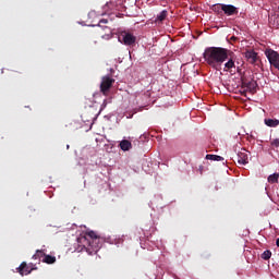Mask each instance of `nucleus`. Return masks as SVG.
Returning <instances> with one entry per match:
<instances>
[{
    "label": "nucleus",
    "instance_id": "7ed1b4c3",
    "mask_svg": "<svg viewBox=\"0 0 279 279\" xmlns=\"http://www.w3.org/2000/svg\"><path fill=\"white\" fill-rule=\"evenodd\" d=\"M242 88H244L242 95L245 96L246 93L254 95L256 94V88H258V83L254 78H242Z\"/></svg>",
    "mask_w": 279,
    "mask_h": 279
},
{
    "label": "nucleus",
    "instance_id": "b1692460",
    "mask_svg": "<svg viewBox=\"0 0 279 279\" xmlns=\"http://www.w3.org/2000/svg\"><path fill=\"white\" fill-rule=\"evenodd\" d=\"M239 72H241V68H240V66H238V73H239Z\"/></svg>",
    "mask_w": 279,
    "mask_h": 279
},
{
    "label": "nucleus",
    "instance_id": "39448f33",
    "mask_svg": "<svg viewBox=\"0 0 279 279\" xmlns=\"http://www.w3.org/2000/svg\"><path fill=\"white\" fill-rule=\"evenodd\" d=\"M265 56L270 64V66H274L279 71V53L278 51L268 48L265 50Z\"/></svg>",
    "mask_w": 279,
    "mask_h": 279
},
{
    "label": "nucleus",
    "instance_id": "f8f14e48",
    "mask_svg": "<svg viewBox=\"0 0 279 279\" xmlns=\"http://www.w3.org/2000/svg\"><path fill=\"white\" fill-rule=\"evenodd\" d=\"M120 149H122V151H130L132 148V142L128 141V140H122L119 144Z\"/></svg>",
    "mask_w": 279,
    "mask_h": 279
},
{
    "label": "nucleus",
    "instance_id": "f257e3e1",
    "mask_svg": "<svg viewBox=\"0 0 279 279\" xmlns=\"http://www.w3.org/2000/svg\"><path fill=\"white\" fill-rule=\"evenodd\" d=\"M233 54L234 52H232V50H228L227 48L208 47L205 49L203 58L205 62L211 66V69L219 71V69H221V64H223V62H226V60Z\"/></svg>",
    "mask_w": 279,
    "mask_h": 279
},
{
    "label": "nucleus",
    "instance_id": "423d86ee",
    "mask_svg": "<svg viewBox=\"0 0 279 279\" xmlns=\"http://www.w3.org/2000/svg\"><path fill=\"white\" fill-rule=\"evenodd\" d=\"M119 41L123 43V45H126V47H130L132 45H135L136 37L132 35V33L122 32L119 36Z\"/></svg>",
    "mask_w": 279,
    "mask_h": 279
},
{
    "label": "nucleus",
    "instance_id": "dca6fc26",
    "mask_svg": "<svg viewBox=\"0 0 279 279\" xmlns=\"http://www.w3.org/2000/svg\"><path fill=\"white\" fill-rule=\"evenodd\" d=\"M43 263H46L47 265H53V263H56V256L45 255Z\"/></svg>",
    "mask_w": 279,
    "mask_h": 279
},
{
    "label": "nucleus",
    "instance_id": "a211bd4d",
    "mask_svg": "<svg viewBox=\"0 0 279 279\" xmlns=\"http://www.w3.org/2000/svg\"><path fill=\"white\" fill-rule=\"evenodd\" d=\"M206 159L207 160H215L217 162H220L221 160H223V157H221L219 155H206Z\"/></svg>",
    "mask_w": 279,
    "mask_h": 279
},
{
    "label": "nucleus",
    "instance_id": "412c9836",
    "mask_svg": "<svg viewBox=\"0 0 279 279\" xmlns=\"http://www.w3.org/2000/svg\"><path fill=\"white\" fill-rule=\"evenodd\" d=\"M270 145H271L272 147H278V146H279V138L272 140V141L270 142Z\"/></svg>",
    "mask_w": 279,
    "mask_h": 279
},
{
    "label": "nucleus",
    "instance_id": "6ab92c4d",
    "mask_svg": "<svg viewBox=\"0 0 279 279\" xmlns=\"http://www.w3.org/2000/svg\"><path fill=\"white\" fill-rule=\"evenodd\" d=\"M278 180H279V174H278V173H274V174H270V175L268 177V182H269L270 184H276V183H278Z\"/></svg>",
    "mask_w": 279,
    "mask_h": 279
},
{
    "label": "nucleus",
    "instance_id": "6e6552de",
    "mask_svg": "<svg viewBox=\"0 0 279 279\" xmlns=\"http://www.w3.org/2000/svg\"><path fill=\"white\" fill-rule=\"evenodd\" d=\"M239 165H247L250 162V153L245 148H241L238 153Z\"/></svg>",
    "mask_w": 279,
    "mask_h": 279
},
{
    "label": "nucleus",
    "instance_id": "f3484780",
    "mask_svg": "<svg viewBox=\"0 0 279 279\" xmlns=\"http://www.w3.org/2000/svg\"><path fill=\"white\" fill-rule=\"evenodd\" d=\"M45 256H47V254H45V251L37 250L36 254L33 255V260H38L43 257L45 258Z\"/></svg>",
    "mask_w": 279,
    "mask_h": 279
},
{
    "label": "nucleus",
    "instance_id": "1a4fd4ad",
    "mask_svg": "<svg viewBox=\"0 0 279 279\" xmlns=\"http://www.w3.org/2000/svg\"><path fill=\"white\" fill-rule=\"evenodd\" d=\"M228 61L225 63V68L223 71L226 73H232L233 69H236V64L234 63V53L233 54H229Z\"/></svg>",
    "mask_w": 279,
    "mask_h": 279
},
{
    "label": "nucleus",
    "instance_id": "9d476101",
    "mask_svg": "<svg viewBox=\"0 0 279 279\" xmlns=\"http://www.w3.org/2000/svg\"><path fill=\"white\" fill-rule=\"evenodd\" d=\"M222 12L227 16H234V15L239 14V9H236V7H234L232 4H222Z\"/></svg>",
    "mask_w": 279,
    "mask_h": 279
},
{
    "label": "nucleus",
    "instance_id": "0eeeda50",
    "mask_svg": "<svg viewBox=\"0 0 279 279\" xmlns=\"http://www.w3.org/2000/svg\"><path fill=\"white\" fill-rule=\"evenodd\" d=\"M34 269H36V268H34V264L27 265V263H25V262H23V263L19 266V268H17L19 274H20L21 276H29V274H32V271H34Z\"/></svg>",
    "mask_w": 279,
    "mask_h": 279
},
{
    "label": "nucleus",
    "instance_id": "4468645a",
    "mask_svg": "<svg viewBox=\"0 0 279 279\" xmlns=\"http://www.w3.org/2000/svg\"><path fill=\"white\" fill-rule=\"evenodd\" d=\"M265 124L268 128H278L279 125V120L278 119H265Z\"/></svg>",
    "mask_w": 279,
    "mask_h": 279
},
{
    "label": "nucleus",
    "instance_id": "f03ea898",
    "mask_svg": "<svg viewBox=\"0 0 279 279\" xmlns=\"http://www.w3.org/2000/svg\"><path fill=\"white\" fill-rule=\"evenodd\" d=\"M77 243L82 245L81 252H87L89 256L97 254L101 247V238L95 231H88L85 235L77 239Z\"/></svg>",
    "mask_w": 279,
    "mask_h": 279
},
{
    "label": "nucleus",
    "instance_id": "2eb2a0df",
    "mask_svg": "<svg viewBox=\"0 0 279 279\" xmlns=\"http://www.w3.org/2000/svg\"><path fill=\"white\" fill-rule=\"evenodd\" d=\"M213 12H215L216 14H223V4H214L211 8Z\"/></svg>",
    "mask_w": 279,
    "mask_h": 279
},
{
    "label": "nucleus",
    "instance_id": "20e7f679",
    "mask_svg": "<svg viewBox=\"0 0 279 279\" xmlns=\"http://www.w3.org/2000/svg\"><path fill=\"white\" fill-rule=\"evenodd\" d=\"M114 78H112L110 75L102 76L100 82V93H102L105 96H108L110 88H112L114 85Z\"/></svg>",
    "mask_w": 279,
    "mask_h": 279
},
{
    "label": "nucleus",
    "instance_id": "5701e85b",
    "mask_svg": "<svg viewBox=\"0 0 279 279\" xmlns=\"http://www.w3.org/2000/svg\"><path fill=\"white\" fill-rule=\"evenodd\" d=\"M100 23H108V20H101Z\"/></svg>",
    "mask_w": 279,
    "mask_h": 279
},
{
    "label": "nucleus",
    "instance_id": "ddd939ff",
    "mask_svg": "<svg viewBox=\"0 0 279 279\" xmlns=\"http://www.w3.org/2000/svg\"><path fill=\"white\" fill-rule=\"evenodd\" d=\"M167 16H169V12L167 10L161 11L157 15L155 23H158V24L162 23V21H165L167 19Z\"/></svg>",
    "mask_w": 279,
    "mask_h": 279
},
{
    "label": "nucleus",
    "instance_id": "4be33fe9",
    "mask_svg": "<svg viewBox=\"0 0 279 279\" xmlns=\"http://www.w3.org/2000/svg\"><path fill=\"white\" fill-rule=\"evenodd\" d=\"M276 245H277V247H279V238L276 241Z\"/></svg>",
    "mask_w": 279,
    "mask_h": 279
},
{
    "label": "nucleus",
    "instance_id": "9b49d317",
    "mask_svg": "<svg viewBox=\"0 0 279 279\" xmlns=\"http://www.w3.org/2000/svg\"><path fill=\"white\" fill-rule=\"evenodd\" d=\"M244 57L246 58L247 62H250V64H256V62H258V53H256L254 50H246L244 52Z\"/></svg>",
    "mask_w": 279,
    "mask_h": 279
},
{
    "label": "nucleus",
    "instance_id": "aec40b11",
    "mask_svg": "<svg viewBox=\"0 0 279 279\" xmlns=\"http://www.w3.org/2000/svg\"><path fill=\"white\" fill-rule=\"evenodd\" d=\"M262 258L264 260H269V258H271V251H265L263 254H262Z\"/></svg>",
    "mask_w": 279,
    "mask_h": 279
}]
</instances>
